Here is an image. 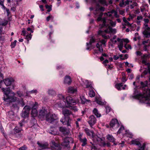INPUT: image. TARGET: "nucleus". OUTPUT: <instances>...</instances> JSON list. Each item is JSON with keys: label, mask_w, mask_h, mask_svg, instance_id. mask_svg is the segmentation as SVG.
Listing matches in <instances>:
<instances>
[{"label": "nucleus", "mask_w": 150, "mask_h": 150, "mask_svg": "<svg viewBox=\"0 0 150 150\" xmlns=\"http://www.w3.org/2000/svg\"><path fill=\"white\" fill-rule=\"evenodd\" d=\"M107 28L104 31L99 30L98 32V35H101L104 38V39H102L100 40L96 44L97 48L98 49L97 50H94V52L96 53H98L99 52H102L103 51V47L106 46L105 43L107 42V39L109 38V35H106V33H109L112 34H115L117 32V30L115 28H112L111 27L107 24L106 28Z\"/></svg>", "instance_id": "f257e3e1"}, {"label": "nucleus", "mask_w": 150, "mask_h": 150, "mask_svg": "<svg viewBox=\"0 0 150 150\" xmlns=\"http://www.w3.org/2000/svg\"><path fill=\"white\" fill-rule=\"evenodd\" d=\"M2 90L4 95L3 100L4 101L9 103L12 102H14L17 101L20 103L22 106L25 105V103L23 99L21 98L20 100L17 97L15 96L16 93L13 92L11 91L9 88H2Z\"/></svg>", "instance_id": "f03ea898"}, {"label": "nucleus", "mask_w": 150, "mask_h": 150, "mask_svg": "<svg viewBox=\"0 0 150 150\" xmlns=\"http://www.w3.org/2000/svg\"><path fill=\"white\" fill-rule=\"evenodd\" d=\"M58 97L60 100H58L57 105L59 107H66L69 108L71 107V105H74L76 103V101L73 99L72 98L69 96L66 97L65 99L64 96L61 94L59 95Z\"/></svg>", "instance_id": "7ed1b4c3"}, {"label": "nucleus", "mask_w": 150, "mask_h": 150, "mask_svg": "<svg viewBox=\"0 0 150 150\" xmlns=\"http://www.w3.org/2000/svg\"><path fill=\"white\" fill-rule=\"evenodd\" d=\"M85 132L87 136L92 137L93 141V143L95 144H98L100 146H105V144L104 142L105 138H100L97 135H94V133L93 131L90 130L88 128L85 129Z\"/></svg>", "instance_id": "20e7f679"}, {"label": "nucleus", "mask_w": 150, "mask_h": 150, "mask_svg": "<svg viewBox=\"0 0 150 150\" xmlns=\"http://www.w3.org/2000/svg\"><path fill=\"white\" fill-rule=\"evenodd\" d=\"M139 98L140 102L148 103L150 100V89L147 88L143 92V95H139Z\"/></svg>", "instance_id": "39448f33"}, {"label": "nucleus", "mask_w": 150, "mask_h": 150, "mask_svg": "<svg viewBox=\"0 0 150 150\" xmlns=\"http://www.w3.org/2000/svg\"><path fill=\"white\" fill-rule=\"evenodd\" d=\"M105 19H106L105 18H102V20L101 21L103 23L102 25H101V24L100 25V28H102L105 26L106 27L107 24H108V25L110 26H110L112 27H114L116 25V22L115 21L114 22L112 20H110L109 21V23H107L106 24Z\"/></svg>", "instance_id": "423d86ee"}, {"label": "nucleus", "mask_w": 150, "mask_h": 150, "mask_svg": "<svg viewBox=\"0 0 150 150\" xmlns=\"http://www.w3.org/2000/svg\"><path fill=\"white\" fill-rule=\"evenodd\" d=\"M46 117L47 121L50 123L58 119L57 115L54 114H52L50 113H48L46 115Z\"/></svg>", "instance_id": "0eeeda50"}, {"label": "nucleus", "mask_w": 150, "mask_h": 150, "mask_svg": "<svg viewBox=\"0 0 150 150\" xmlns=\"http://www.w3.org/2000/svg\"><path fill=\"white\" fill-rule=\"evenodd\" d=\"M131 143L132 144L137 145L139 147V148H137L136 150H144L145 146V144H144L142 146L139 142L137 139L132 140L131 141Z\"/></svg>", "instance_id": "6e6552de"}, {"label": "nucleus", "mask_w": 150, "mask_h": 150, "mask_svg": "<svg viewBox=\"0 0 150 150\" xmlns=\"http://www.w3.org/2000/svg\"><path fill=\"white\" fill-rule=\"evenodd\" d=\"M50 144L51 150H60L61 147L59 144L56 143L54 141H52L50 143Z\"/></svg>", "instance_id": "1a4fd4ad"}, {"label": "nucleus", "mask_w": 150, "mask_h": 150, "mask_svg": "<svg viewBox=\"0 0 150 150\" xmlns=\"http://www.w3.org/2000/svg\"><path fill=\"white\" fill-rule=\"evenodd\" d=\"M114 13L115 16L117 18L119 17V15L117 14V13L114 10H112L110 12H108L107 13H104V15L105 17H109L111 19H113V16H112V14Z\"/></svg>", "instance_id": "9d476101"}, {"label": "nucleus", "mask_w": 150, "mask_h": 150, "mask_svg": "<svg viewBox=\"0 0 150 150\" xmlns=\"http://www.w3.org/2000/svg\"><path fill=\"white\" fill-rule=\"evenodd\" d=\"M105 10V8L104 7H100L99 6H98L97 7L96 11L97 12H98V13H99V16L97 20V21H101L102 20V18L101 17L103 15V13L101 12H100V11H104Z\"/></svg>", "instance_id": "9b49d317"}, {"label": "nucleus", "mask_w": 150, "mask_h": 150, "mask_svg": "<svg viewBox=\"0 0 150 150\" xmlns=\"http://www.w3.org/2000/svg\"><path fill=\"white\" fill-rule=\"evenodd\" d=\"M30 110V108L29 106H25L22 113V116L24 118L28 117L29 116Z\"/></svg>", "instance_id": "f8f14e48"}, {"label": "nucleus", "mask_w": 150, "mask_h": 150, "mask_svg": "<svg viewBox=\"0 0 150 150\" xmlns=\"http://www.w3.org/2000/svg\"><path fill=\"white\" fill-rule=\"evenodd\" d=\"M26 34H27V31L25 30V29L24 28H23L21 35L25 37V38L28 41V43L29 40L31 39L32 35L30 33L26 35Z\"/></svg>", "instance_id": "ddd939ff"}, {"label": "nucleus", "mask_w": 150, "mask_h": 150, "mask_svg": "<svg viewBox=\"0 0 150 150\" xmlns=\"http://www.w3.org/2000/svg\"><path fill=\"white\" fill-rule=\"evenodd\" d=\"M71 119L69 117H64L60 120V121L64 125H67V126H70Z\"/></svg>", "instance_id": "4468645a"}, {"label": "nucleus", "mask_w": 150, "mask_h": 150, "mask_svg": "<svg viewBox=\"0 0 150 150\" xmlns=\"http://www.w3.org/2000/svg\"><path fill=\"white\" fill-rule=\"evenodd\" d=\"M110 125L111 127L115 129L118 128L120 124L117 120L115 119H112L110 121Z\"/></svg>", "instance_id": "2eb2a0df"}, {"label": "nucleus", "mask_w": 150, "mask_h": 150, "mask_svg": "<svg viewBox=\"0 0 150 150\" xmlns=\"http://www.w3.org/2000/svg\"><path fill=\"white\" fill-rule=\"evenodd\" d=\"M70 142H73L72 138L70 137H66L64 139L61 145L65 147H68Z\"/></svg>", "instance_id": "dca6fc26"}, {"label": "nucleus", "mask_w": 150, "mask_h": 150, "mask_svg": "<svg viewBox=\"0 0 150 150\" xmlns=\"http://www.w3.org/2000/svg\"><path fill=\"white\" fill-rule=\"evenodd\" d=\"M96 119L95 117L93 115H91L88 118V122L91 127L96 123Z\"/></svg>", "instance_id": "f3484780"}, {"label": "nucleus", "mask_w": 150, "mask_h": 150, "mask_svg": "<svg viewBox=\"0 0 150 150\" xmlns=\"http://www.w3.org/2000/svg\"><path fill=\"white\" fill-rule=\"evenodd\" d=\"M79 139L82 143V146H84L87 144V139L85 137H83L82 134H80L79 136Z\"/></svg>", "instance_id": "a211bd4d"}, {"label": "nucleus", "mask_w": 150, "mask_h": 150, "mask_svg": "<svg viewBox=\"0 0 150 150\" xmlns=\"http://www.w3.org/2000/svg\"><path fill=\"white\" fill-rule=\"evenodd\" d=\"M38 106V103L35 102L34 105L33 107L32 110L31 112V114L32 116H36L38 114V112L36 108Z\"/></svg>", "instance_id": "6ab92c4d"}, {"label": "nucleus", "mask_w": 150, "mask_h": 150, "mask_svg": "<svg viewBox=\"0 0 150 150\" xmlns=\"http://www.w3.org/2000/svg\"><path fill=\"white\" fill-rule=\"evenodd\" d=\"M64 107H62L63 108L62 110V113L64 115V117H66V116H69V115L72 114V113L70 110L64 108Z\"/></svg>", "instance_id": "aec40b11"}, {"label": "nucleus", "mask_w": 150, "mask_h": 150, "mask_svg": "<svg viewBox=\"0 0 150 150\" xmlns=\"http://www.w3.org/2000/svg\"><path fill=\"white\" fill-rule=\"evenodd\" d=\"M106 139L108 141L112 142L114 145H116L117 144V142H115V138L112 135L108 134L106 136Z\"/></svg>", "instance_id": "412c9836"}, {"label": "nucleus", "mask_w": 150, "mask_h": 150, "mask_svg": "<svg viewBox=\"0 0 150 150\" xmlns=\"http://www.w3.org/2000/svg\"><path fill=\"white\" fill-rule=\"evenodd\" d=\"M149 54H144L141 56V59L142 60V64L145 65L147 64V61L149 58Z\"/></svg>", "instance_id": "4be33fe9"}, {"label": "nucleus", "mask_w": 150, "mask_h": 150, "mask_svg": "<svg viewBox=\"0 0 150 150\" xmlns=\"http://www.w3.org/2000/svg\"><path fill=\"white\" fill-rule=\"evenodd\" d=\"M48 114H47V112L46 110H41L39 112V115L40 118H45L46 120V115Z\"/></svg>", "instance_id": "5701e85b"}, {"label": "nucleus", "mask_w": 150, "mask_h": 150, "mask_svg": "<svg viewBox=\"0 0 150 150\" xmlns=\"http://www.w3.org/2000/svg\"><path fill=\"white\" fill-rule=\"evenodd\" d=\"M123 21L125 23V25L128 26L130 28L132 29L133 27L135 26V25L133 24H130L129 23L127 20L126 18L125 17L123 18Z\"/></svg>", "instance_id": "b1692460"}, {"label": "nucleus", "mask_w": 150, "mask_h": 150, "mask_svg": "<svg viewBox=\"0 0 150 150\" xmlns=\"http://www.w3.org/2000/svg\"><path fill=\"white\" fill-rule=\"evenodd\" d=\"M4 81L6 85L8 86L10 85L14 80L12 78H8L4 79Z\"/></svg>", "instance_id": "393cba45"}, {"label": "nucleus", "mask_w": 150, "mask_h": 150, "mask_svg": "<svg viewBox=\"0 0 150 150\" xmlns=\"http://www.w3.org/2000/svg\"><path fill=\"white\" fill-rule=\"evenodd\" d=\"M37 144L42 149H47L49 146L48 143L47 142L40 143L38 142Z\"/></svg>", "instance_id": "a878e982"}, {"label": "nucleus", "mask_w": 150, "mask_h": 150, "mask_svg": "<svg viewBox=\"0 0 150 150\" xmlns=\"http://www.w3.org/2000/svg\"><path fill=\"white\" fill-rule=\"evenodd\" d=\"M59 130L63 134H67L69 133V130L63 127H61L59 128Z\"/></svg>", "instance_id": "bb28decb"}, {"label": "nucleus", "mask_w": 150, "mask_h": 150, "mask_svg": "<svg viewBox=\"0 0 150 150\" xmlns=\"http://www.w3.org/2000/svg\"><path fill=\"white\" fill-rule=\"evenodd\" d=\"M117 41L119 42L118 45V47L120 51H121L123 47V42L121 39L119 38H117Z\"/></svg>", "instance_id": "cd10ccee"}, {"label": "nucleus", "mask_w": 150, "mask_h": 150, "mask_svg": "<svg viewBox=\"0 0 150 150\" xmlns=\"http://www.w3.org/2000/svg\"><path fill=\"white\" fill-rule=\"evenodd\" d=\"M71 82V77L69 76H65L64 78V83L65 84H70Z\"/></svg>", "instance_id": "c85d7f7f"}, {"label": "nucleus", "mask_w": 150, "mask_h": 150, "mask_svg": "<svg viewBox=\"0 0 150 150\" xmlns=\"http://www.w3.org/2000/svg\"><path fill=\"white\" fill-rule=\"evenodd\" d=\"M68 92L71 93H76L77 91V88L70 87L68 89Z\"/></svg>", "instance_id": "c756f323"}, {"label": "nucleus", "mask_w": 150, "mask_h": 150, "mask_svg": "<svg viewBox=\"0 0 150 150\" xmlns=\"http://www.w3.org/2000/svg\"><path fill=\"white\" fill-rule=\"evenodd\" d=\"M80 98L81 100V103L83 104H85L87 102H90V100H86L84 96L80 97Z\"/></svg>", "instance_id": "7c9ffc66"}, {"label": "nucleus", "mask_w": 150, "mask_h": 150, "mask_svg": "<svg viewBox=\"0 0 150 150\" xmlns=\"http://www.w3.org/2000/svg\"><path fill=\"white\" fill-rule=\"evenodd\" d=\"M95 40H96L93 37H91V38L90 39L89 42L86 43V45L87 46V47L86 48L87 50H88L89 49V47H88V45H91L92 43L94 42H95Z\"/></svg>", "instance_id": "2f4dec72"}, {"label": "nucleus", "mask_w": 150, "mask_h": 150, "mask_svg": "<svg viewBox=\"0 0 150 150\" xmlns=\"http://www.w3.org/2000/svg\"><path fill=\"white\" fill-rule=\"evenodd\" d=\"M93 112L97 117H99L101 116V115L98 113V110L96 108H95L93 109Z\"/></svg>", "instance_id": "473e14b6"}, {"label": "nucleus", "mask_w": 150, "mask_h": 150, "mask_svg": "<svg viewBox=\"0 0 150 150\" xmlns=\"http://www.w3.org/2000/svg\"><path fill=\"white\" fill-rule=\"evenodd\" d=\"M89 96L91 97H94L95 96V93L93 90L92 88V89L89 90Z\"/></svg>", "instance_id": "72a5a7b5"}, {"label": "nucleus", "mask_w": 150, "mask_h": 150, "mask_svg": "<svg viewBox=\"0 0 150 150\" xmlns=\"http://www.w3.org/2000/svg\"><path fill=\"white\" fill-rule=\"evenodd\" d=\"M123 86L122 83H118L117 84H116L115 85V88L118 90H121V87H122V86Z\"/></svg>", "instance_id": "f704fd0d"}, {"label": "nucleus", "mask_w": 150, "mask_h": 150, "mask_svg": "<svg viewBox=\"0 0 150 150\" xmlns=\"http://www.w3.org/2000/svg\"><path fill=\"white\" fill-rule=\"evenodd\" d=\"M148 82L147 81H145L144 82H141V86L142 88H144L147 86Z\"/></svg>", "instance_id": "c9c22d12"}, {"label": "nucleus", "mask_w": 150, "mask_h": 150, "mask_svg": "<svg viewBox=\"0 0 150 150\" xmlns=\"http://www.w3.org/2000/svg\"><path fill=\"white\" fill-rule=\"evenodd\" d=\"M53 19L54 17L51 15H50L46 18V20L48 22L50 20L53 21Z\"/></svg>", "instance_id": "e433bc0d"}, {"label": "nucleus", "mask_w": 150, "mask_h": 150, "mask_svg": "<svg viewBox=\"0 0 150 150\" xmlns=\"http://www.w3.org/2000/svg\"><path fill=\"white\" fill-rule=\"evenodd\" d=\"M125 132L126 133H125V134H126L127 136L129 137V138L132 137L133 135L131 133L129 132V131H126Z\"/></svg>", "instance_id": "4c0bfd02"}, {"label": "nucleus", "mask_w": 150, "mask_h": 150, "mask_svg": "<svg viewBox=\"0 0 150 150\" xmlns=\"http://www.w3.org/2000/svg\"><path fill=\"white\" fill-rule=\"evenodd\" d=\"M16 94H17V96L20 98H21L23 96V93L19 91H18L16 92Z\"/></svg>", "instance_id": "58836bf2"}, {"label": "nucleus", "mask_w": 150, "mask_h": 150, "mask_svg": "<svg viewBox=\"0 0 150 150\" xmlns=\"http://www.w3.org/2000/svg\"><path fill=\"white\" fill-rule=\"evenodd\" d=\"M48 93L52 96H54L56 94L55 91L52 90H50L49 91Z\"/></svg>", "instance_id": "ea45409f"}, {"label": "nucleus", "mask_w": 150, "mask_h": 150, "mask_svg": "<svg viewBox=\"0 0 150 150\" xmlns=\"http://www.w3.org/2000/svg\"><path fill=\"white\" fill-rule=\"evenodd\" d=\"M125 129L124 127L123 126H121L118 131L117 133H122L123 131Z\"/></svg>", "instance_id": "a19ab883"}, {"label": "nucleus", "mask_w": 150, "mask_h": 150, "mask_svg": "<svg viewBox=\"0 0 150 150\" xmlns=\"http://www.w3.org/2000/svg\"><path fill=\"white\" fill-rule=\"evenodd\" d=\"M99 1L101 4L104 5H107L108 4L105 0H99Z\"/></svg>", "instance_id": "79ce46f5"}, {"label": "nucleus", "mask_w": 150, "mask_h": 150, "mask_svg": "<svg viewBox=\"0 0 150 150\" xmlns=\"http://www.w3.org/2000/svg\"><path fill=\"white\" fill-rule=\"evenodd\" d=\"M91 144H92V145L93 146H92L91 150H99L97 148H96V147L94 146V145H95V143H92V142H91Z\"/></svg>", "instance_id": "37998d69"}, {"label": "nucleus", "mask_w": 150, "mask_h": 150, "mask_svg": "<svg viewBox=\"0 0 150 150\" xmlns=\"http://www.w3.org/2000/svg\"><path fill=\"white\" fill-rule=\"evenodd\" d=\"M143 34L146 35V37H148L149 36H150V33L149 32H148L146 30H145L143 32Z\"/></svg>", "instance_id": "c03bdc74"}, {"label": "nucleus", "mask_w": 150, "mask_h": 150, "mask_svg": "<svg viewBox=\"0 0 150 150\" xmlns=\"http://www.w3.org/2000/svg\"><path fill=\"white\" fill-rule=\"evenodd\" d=\"M124 47L127 50L132 49L131 46L129 45H127V44H125V45Z\"/></svg>", "instance_id": "a18cd8bd"}, {"label": "nucleus", "mask_w": 150, "mask_h": 150, "mask_svg": "<svg viewBox=\"0 0 150 150\" xmlns=\"http://www.w3.org/2000/svg\"><path fill=\"white\" fill-rule=\"evenodd\" d=\"M4 0H0V5H1L2 6V8L4 9L6 8L4 4Z\"/></svg>", "instance_id": "49530a36"}, {"label": "nucleus", "mask_w": 150, "mask_h": 150, "mask_svg": "<svg viewBox=\"0 0 150 150\" xmlns=\"http://www.w3.org/2000/svg\"><path fill=\"white\" fill-rule=\"evenodd\" d=\"M17 42L16 40H15L14 42H11V46L12 48H13L15 46Z\"/></svg>", "instance_id": "de8ad7c7"}, {"label": "nucleus", "mask_w": 150, "mask_h": 150, "mask_svg": "<svg viewBox=\"0 0 150 150\" xmlns=\"http://www.w3.org/2000/svg\"><path fill=\"white\" fill-rule=\"evenodd\" d=\"M96 103L99 105H102L103 104V103L101 100L98 99H96Z\"/></svg>", "instance_id": "09e8293b"}, {"label": "nucleus", "mask_w": 150, "mask_h": 150, "mask_svg": "<svg viewBox=\"0 0 150 150\" xmlns=\"http://www.w3.org/2000/svg\"><path fill=\"white\" fill-rule=\"evenodd\" d=\"M86 86V88H88L89 90L90 89H92V85L90 84H89L88 83H87Z\"/></svg>", "instance_id": "8fccbe9b"}, {"label": "nucleus", "mask_w": 150, "mask_h": 150, "mask_svg": "<svg viewBox=\"0 0 150 150\" xmlns=\"http://www.w3.org/2000/svg\"><path fill=\"white\" fill-rule=\"evenodd\" d=\"M123 41V42H124L126 43V44H127V43L129 42V40L125 38V39H121Z\"/></svg>", "instance_id": "3c124183"}, {"label": "nucleus", "mask_w": 150, "mask_h": 150, "mask_svg": "<svg viewBox=\"0 0 150 150\" xmlns=\"http://www.w3.org/2000/svg\"><path fill=\"white\" fill-rule=\"evenodd\" d=\"M27 147L25 145L19 148V150H26L27 149Z\"/></svg>", "instance_id": "603ef678"}, {"label": "nucleus", "mask_w": 150, "mask_h": 150, "mask_svg": "<svg viewBox=\"0 0 150 150\" xmlns=\"http://www.w3.org/2000/svg\"><path fill=\"white\" fill-rule=\"evenodd\" d=\"M21 130L22 129H18V128L17 127H16L14 129L15 131L17 133L19 132H21Z\"/></svg>", "instance_id": "864d4df0"}, {"label": "nucleus", "mask_w": 150, "mask_h": 150, "mask_svg": "<svg viewBox=\"0 0 150 150\" xmlns=\"http://www.w3.org/2000/svg\"><path fill=\"white\" fill-rule=\"evenodd\" d=\"M106 109L107 112H109L111 110V108L109 106H107L106 107Z\"/></svg>", "instance_id": "5fc2aeb1"}, {"label": "nucleus", "mask_w": 150, "mask_h": 150, "mask_svg": "<svg viewBox=\"0 0 150 150\" xmlns=\"http://www.w3.org/2000/svg\"><path fill=\"white\" fill-rule=\"evenodd\" d=\"M119 5L121 7H124L125 6V3L124 2V0H122V2Z\"/></svg>", "instance_id": "6e6d98bb"}, {"label": "nucleus", "mask_w": 150, "mask_h": 150, "mask_svg": "<svg viewBox=\"0 0 150 150\" xmlns=\"http://www.w3.org/2000/svg\"><path fill=\"white\" fill-rule=\"evenodd\" d=\"M37 92V90H32L29 92V93L30 94L35 93H36Z\"/></svg>", "instance_id": "4d7b16f0"}, {"label": "nucleus", "mask_w": 150, "mask_h": 150, "mask_svg": "<svg viewBox=\"0 0 150 150\" xmlns=\"http://www.w3.org/2000/svg\"><path fill=\"white\" fill-rule=\"evenodd\" d=\"M3 77V74L0 72V83L2 82Z\"/></svg>", "instance_id": "13d9d810"}, {"label": "nucleus", "mask_w": 150, "mask_h": 150, "mask_svg": "<svg viewBox=\"0 0 150 150\" xmlns=\"http://www.w3.org/2000/svg\"><path fill=\"white\" fill-rule=\"evenodd\" d=\"M130 2L132 3V1H128V0H127L126 1H125V2H124L125 5V6H126L127 5L129 4Z\"/></svg>", "instance_id": "bf43d9fd"}, {"label": "nucleus", "mask_w": 150, "mask_h": 150, "mask_svg": "<svg viewBox=\"0 0 150 150\" xmlns=\"http://www.w3.org/2000/svg\"><path fill=\"white\" fill-rule=\"evenodd\" d=\"M111 41L112 42V43L114 44H115L117 43V40H113V39H110Z\"/></svg>", "instance_id": "052dcab7"}, {"label": "nucleus", "mask_w": 150, "mask_h": 150, "mask_svg": "<svg viewBox=\"0 0 150 150\" xmlns=\"http://www.w3.org/2000/svg\"><path fill=\"white\" fill-rule=\"evenodd\" d=\"M8 22L7 21H5L4 22H2L1 23V25H3L5 26L8 23Z\"/></svg>", "instance_id": "680f3d73"}, {"label": "nucleus", "mask_w": 150, "mask_h": 150, "mask_svg": "<svg viewBox=\"0 0 150 150\" xmlns=\"http://www.w3.org/2000/svg\"><path fill=\"white\" fill-rule=\"evenodd\" d=\"M119 13L120 14L123 15L125 13V11L123 10H120L119 11Z\"/></svg>", "instance_id": "e2e57ef3"}, {"label": "nucleus", "mask_w": 150, "mask_h": 150, "mask_svg": "<svg viewBox=\"0 0 150 150\" xmlns=\"http://www.w3.org/2000/svg\"><path fill=\"white\" fill-rule=\"evenodd\" d=\"M128 57V55L127 54H126L125 55L124 57L123 58H122V59L124 60L125 59H127Z\"/></svg>", "instance_id": "0e129e2a"}, {"label": "nucleus", "mask_w": 150, "mask_h": 150, "mask_svg": "<svg viewBox=\"0 0 150 150\" xmlns=\"http://www.w3.org/2000/svg\"><path fill=\"white\" fill-rule=\"evenodd\" d=\"M133 17L131 15H130L129 17L127 18V20L129 21H130L131 19H133Z\"/></svg>", "instance_id": "69168bd1"}, {"label": "nucleus", "mask_w": 150, "mask_h": 150, "mask_svg": "<svg viewBox=\"0 0 150 150\" xmlns=\"http://www.w3.org/2000/svg\"><path fill=\"white\" fill-rule=\"evenodd\" d=\"M143 17L142 16H138L137 18V19L138 20H141L142 19Z\"/></svg>", "instance_id": "338daca9"}, {"label": "nucleus", "mask_w": 150, "mask_h": 150, "mask_svg": "<svg viewBox=\"0 0 150 150\" xmlns=\"http://www.w3.org/2000/svg\"><path fill=\"white\" fill-rule=\"evenodd\" d=\"M119 58V57L117 55H114L113 57V59H114L115 60L118 59Z\"/></svg>", "instance_id": "774afa93"}]
</instances>
